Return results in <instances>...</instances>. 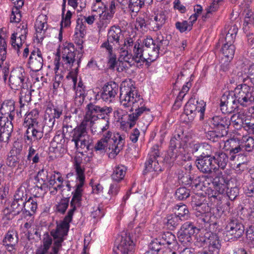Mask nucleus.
<instances>
[{
	"instance_id": "nucleus-2",
	"label": "nucleus",
	"mask_w": 254,
	"mask_h": 254,
	"mask_svg": "<svg viewBox=\"0 0 254 254\" xmlns=\"http://www.w3.org/2000/svg\"><path fill=\"white\" fill-rule=\"evenodd\" d=\"M254 102V86L241 84L234 91L226 92L221 97L220 110L223 114H231L238 109V105L246 107Z\"/></svg>"
},
{
	"instance_id": "nucleus-38",
	"label": "nucleus",
	"mask_w": 254,
	"mask_h": 254,
	"mask_svg": "<svg viewBox=\"0 0 254 254\" xmlns=\"http://www.w3.org/2000/svg\"><path fill=\"white\" fill-rule=\"evenodd\" d=\"M164 221L165 226L171 231L175 230L181 222L175 213L168 214L164 218Z\"/></svg>"
},
{
	"instance_id": "nucleus-42",
	"label": "nucleus",
	"mask_w": 254,
	"mask_h": 254,
	"mask_svg": "<svg viewBox=\"0 0 254 254\" xmlns=\"http://www.w3.org/2000/svg\"><path fill=\"white\" fill-rule=\"evenodd\" d=\"M127 169L123 165H119L115 167L111 177L112 179L117 182H119L124 178Z\"/></svg>"
},
{
	"instance_id": "nucleus-59",
	"label": "nucleus",
	"mask_w": 254,
	"mask_h": 254,
	"mask_svg": "<svg viewBox=\"0 0 254 254\" xmlns=\"http://www.w3.org/2000/svg\"><path fill=\"white\" fill-rule=\"evenodd\" d=\"M191 205L193 208L196 207L195 210L197 211L196 212V215L197 216H200L201 214H203L205 213V210L202 209L203 208L206 207L205 203L202 202H197L196 200H193L191 201Z\"/></svg>"
},
{
	"instance_id": "nucleus-22",
	"label": "nucleus",
	"mask_w": 254,
	"mask_h": 254,
	"mask_svg": "<svg viewBox=\"0 0 254 254\" xmlns=\"http://www.w3.org/2000/svg\"><path fill=\"white\" fill-rule=\"evenodd\" d=\"M158 158H159V151L157 149H154L150 152L149 158L145 163V173L151 171H161L158 164L159 160H157Z\"/></svg>"
},
{
	"instance_id": "nucleus-55",
	"label": "nucleus",
	"mask_w": 254,
	"mask_h": 254,
	"mask_svg": "<svg viewBox=\"0 0 254 254\" xmlns=\"http://www.w3.org/2000/svg\"><path fill=\"white\" fill-rule=\"evenodd\" d=\"M175 26L180 32L183 33L187 30L190 31L192 29V24H190L189 22L184 20L182 22L178 21L175 24Z\"/></svg>"
},
{
	"instance_id": "nucleus-56",
	"label": "nucleus",
	"mask_w": 254,
	"mask_h": 254,
	"mask_svg": "<svg viewBox=\"0 0 254 254\" xmlns=\"http://www.w3.org/2000/svg\"><path fill=\"white\" fill-rule=\"evenodd\" d=\"M21 160V155L19 153L17 155H11L8 157L6 164L10 167H15Z\"/></svg>"
},
{
	"instance_id": "nucleus-28",
	"label": "nucleus",
	"mask_w": 254,
	"mask_h": 254,
	"mask_svg": "<svg viewBox=\"0 0 254 254\" xmlns=\"http://www.w3.org/2000/svg\"><path fill=\"white\" fill-rule=\"evenodd\" d=\"M122 39L123 34L121 28L119 26H112L108 32L107 39H108V41L115 44L117 48H119Z\"/></svg>"
},
{
	"instance_id": "nucleus-1",
	"label": "nucleus",
	"mask_w": 254,
	"mask_h": 254,
	"mask_svg": "<svg viewBox=\"0 0 254 254\" xmlns=\"http://www.w3.org/2000/svg\"><path fill=\"white\" fill-rule=\"evenodd\" d=\"M120 101L123 106L130 108V111L132 112L128 115L127 121L130 128L135 125L139 117H144L150 112V109L145 106L143 99L132 85L121 84Z\"/></svg>"
},
{
	"instance_id": "nucleus-23",
	"label": "nucleus",
	"mask_w": 254,
	"mask_h": 254,
	"mask_svg": "<svg viewBox=\"0 0 254 254\" xmlns=\"http://www.w3.org/2000/svg\"><path fill=\"white\" fill-rule=\"evenodd\" d=\"M144 44L142 45L139 43L136 46L135 45L132 52L129 54L127 61L124 62L129 64V66L133 61L136 63H144Z\"/></svg>"
},
{
	"instance_id": "nucleus-18",
	"label": "nucleus",
	"mask_w": 254,
	"mask_h": 254,
	"mask_svg": "<svg viewBox=\"0 0 254 254\" xmlns=\"http://www.w3.org/2000/svg\"><path fill=\"white\" fill-rule=\"evenodd\" d=\"M28 67L34 72L40 70L43 65V59L41 51L39 49L33 50L28 61Z\"/></svg>"
},
{
	"instance_id": "nucleus-61",
	"label": "nucleus",
	"mask_w": 254,
	"mask_h": 254,
	"mask_svg": "<svg viewBox=\"0 0 254 254\" xmlns=\"http://www.w3.org/2000/svg\"><path fill=\"white\" fill-rule=\"evenodd\" d=\"M243 127L250 133L254 134V119L251 120L246 118Z\"/></svg>"
},
{
	"instance_id": "nucleus-31",
	"label": "nucleus",
	"mask_w": 254,
	"mask_h": 254,
	"mask_svg": "<svg viewBox=\"0 0 254 254\" xmlns=\"http://www.w3.org/2000/svg\"><path fill=\"white\" fill-rule=\"evenodd\" d=\"M37 197L38 196L35 194L34 197H30L27 200H26L23 207V214L25 216H31L35 213L37 208Z\"/></svg>"
},
{
	"instance_id": "nucleus-47",
	"label": "nucleus",
	"mask_w": 254,
	"mask_h": 254,
	"mask_svg": "<svg viewBox=\"0 0 254 254\" xmlns=\"http://www.w3.org/2000/svg\"><path fill=\"white\" fill-rule=\"evenodd\" d=\"M128 8L132 12L137 13L144 4L143 0H128Z\"/></svg>"
},
{
	"instance_id": "nucleus-4",
	"label": "nucleus",
	"mask_w": 254,
	"mask_h": 254,
	"mask_svg": "<svg viewBox=\"0 0 254 254\" xmlns=\"http://www.w3.org/2000/svg\"><path fill=\"white\" fill-rule=\"evenodd\" d=\"M38 118L37 109H33L26 115L24 125L27 127V129L24 135V139L34 141L42 138L45 126L38 121Z\"/></svg>"
},
{
	"instance_id": "nucleus-43",
	"label": "nucleus",
	"mask_w": 254,
	"mask_h": 254,
	"mask_svg": "<svg viewBox=\"0 0 254 254\" xmlns=\"http://www.w3.org/2000/svg\"><path fill=\"white\" fill-rule=\"evenodd\" d=\"M235 51V47L234 45L224 44L221 48L223 55L227 59L228 61H230L233 59Z\"/></svg>"
},
{
	"instance_id": "nucleus-33",
	"label": "nucleus",
	"mask_w": 254,
	"mask_h": 254,
	"mask_svg": "<svg viewBox=\"0 0 254 254\" xmlns=\"http://www.w3.org/2000/svg\"><path fill=\"white\" fill-rule=\"evenodd\" d=\"M221 143L224 144L223 149L229 151L230 154H236L242 150L239 142L235 139L231 138L226 141L222 140Z\"/></svg>"
},
{
	"instance_id": "nucleus-13",
	"label": "nucleus",
	"mask_w": 254,
	"mask_h": 254,
	"mask_svg": "<svg viewBox=\"0 0 254 254\" xmlns=\"http://www.w3.org/2000/svg\"><path fill=\"white\" fill-rule=\"evenodd\" d=\"M116 243L117 246L114 251L116 254H133L134 244L129 236H119Z\"/></svg>"
},
{
	"instance_id": "nucleus-15",
	"label": "nucleus",
	"mask_w": 254,
	"mask_h": 254,
	"mask_svg": "<svg viewBox=\"0 0 254 254\" xmlns=\"http://www.w3.org/2000/svg\"><path fill=\"white\" fill-rule=\"evenodd\" d=\"M87 125L90 127L91 132L93 134H102L109 128V117L100 118L95 121H89Z\"/></svg>"
},
{
	"instance_id": "nucleus-11",
	"label": "nucleus",
	"mask_w": 254,
	"mask_h": 254,
	"mask_svg": "<svg viewBox=\"0 0 254 254\" xmlns=\"http://www.w3.org/2000/svg\"><path fill=\"white\" fill-rule=\"evenodd\" d=\"M70 222L64 219L59 224L57 225L56 230L51 231V234L55 240L52 253L58 254L62 247V243L64 240V237L67 234Z\"/></svg>"
},
{
	"instance_id": "nucleus-32",
	"label": "nucleus",
	"mask_w": 254,
	"mask_h": 254,
	"mask_svg": "<svg viewBox=\"0 0 254 254\" xmlns=\"http://www.w3.org/2000/svg\"><path fill=\"white\" fill-rule=\"evenodd\" d=\"M210 123L213 127L218 128H228L230 125V121L228 118L220 115L215 116L210 119Z\"/></svg>"
},
{
	"instance_id": "nucleus-34",
	"label": "nucleus",
	"mask_w": 254,
	"mask_h": 254,
	"mask_svg": "<svg viewBox=\"0 0 254 254\" xmlns=\"http://www.w3.org/2000/svg\"><path fill=\"white\" fill-rule=\"evenodd\" d=\"M197 103L195 99H190L185 106L184 113L188 116L189 122L193 120L196 114V107L195 104Z\"/></svg>"
},
{
	"instance_id": "nucleus-40",
	"label": "nucleus",
	"mask_w": 254,
	"mask_h": 254,
	"mask_svg": "<svg viewBox=\"0 0 254 254\" xmlns=\"http://www.w3.org/2000/svg\"><path fill=\"white\" fill-rule=\"evenodd\" d=\"M48 176L49 174L47 171L44 170V169L39 171L37 175L36 179L40 184V186L37 185L35 187V189L42 190L44 187L48 186L47 183L48 181Z\"/></svg>"
},
{
	"instance_id": "nucleus-41",
	"label": "nucleus",
	"mask_w": 254,
	"mask_h": 254,
	"mask_svg": "<svg viewBox=\"0 0 254 254\" xmlns=\"http://www.w3.org/2000/svg\"><path fill=\"white\" fill-rule=\"evenodd\" d=\"M246 117L243 114L238 113L233 114L230 118V124L232 123L233 126L237 129L243 127Z\"/></svg>"
},
{
	"instance_id": "nucleus-29",
	"label": "nucleus",
	"mask_w": 254,
	"mask_h": 254,
	"mask_svg": "<svg viewBox=\"0 0 254 254\" xmlns=\"http://www.w3.org/2000/svg\"><path fill=\"white\" fill-rule=\"evenodd\" d=\"M229 180L224 176H218L213 179L212 184L214 189L220 194H223L228 189Z\"/></svg>"
},
{
	"instance_id": "nucleus-21",
	"label": "nucleus",
	"mask_w": 254,
	"mask_h": 254,
	"mask_svg": "<svg viewBox=\"0 0 254 254\" xmlns=\"http://www.w3.org/2000/svg\"><path fill=\"white\" fill-rule=\"evenodd\" d=\"M62 114V111L52 106H48L45 111V124L49 127H52L56 119H59Z\"/></svg>"
},
{
	"instance_id": "nucleus-35",
	"label": "nucleus",
	"mask_w": 254,
	"mask_h": 254,
	"mask_svg": "<svg viewBox=\"0 0 254 254\" xmlns=\"http://www.w3.org/2000/svg\"><path fill=\"white\" fill-rule=\"evenodd\" d=\"M166 16L164 12H160L156 14L153 20H151V25L154 31L160 30L166 22Z\"/></svg>"
},
{
	"instance_id": "nucleus-62",
	"label": "nucleus",
	"mask_w": 254,
	"mask_h": 254,
	"mask_svg": "<svg viewBox=\"0 0 254 254\" xmlns=\"http://www.w3.org/2000/svg\"><path fill=\"white\" fill-rule=\"evenodd\" d=\"M6 44L5 40L0 36V57L2 61H4L6 58Z\"/></svg>"
},
{
	"instance_id": "nucleus-50",
	"label": "nucleus",
	"mask_w": 254,
	"mask_h": 254,
	"mask_svg": "<svg viewBox=\"0 0 254 254\" xmlns=\"http://www.w3.org/2000/svg\"><path fill=\"white\" fill-rule=\"evenodd\" d=\"M192 235L180 230L178 232V240L184 246L190 245L192 240Z\"/></svg>"
},
{
	"instance_id": "nucleus-25",
	"label": "nucleus",
	"mask_w": 254,
	"mask_h": 254,
	"mask_svg": "<svg viewBox=\"0 0 254 254\" xmlns=\"http://www.w3.org/2000/svg\"><path fill=\"white\" fill-rule=\"evenodd\" d=\"M87 127V122L83 120L81 124L73 130L72 141L74 142L75 146H78L79 141L88 134Z\"/></svg>"
},
{
	"instance_id": "nucleus-24",
	"label": "nucleus",
	"mask_w": 254,
	"mask_h": 254,
	"mask_svg": "<svg viewBox=\"0 0 254 254\" xmlns=\"http://www.w3.org/2000/svg\"><path fill=\"white\" fill-rule=\"evenodd\" d=\"M139 43L135 41V40L131 37H127L125 39L124 47L121 49V59L124 61H127L128 55L132 52L135 45L136 46Z\"/></svg>"
},
{
	"instance_id": "nucleus-3",
	"label": "nucleus",
	"mask_w": 254,
	"mask_h": 254,
	"mask_svg": "<svg viewBox=\"0 0 254 254\" xmlns=\"http://www.w3.org/2000/svg\"><path fill=\"white\" fill-rule=\"evenodd\" d=\"M15 113V102L13 100H5L0 108V142H8L13 126L12 121Z\"/></svg>"
},
{
	"instance_id": "nucleus-9",
	"label": "nucleus",
	"mask_w": 254,
	"mask_h": 254,
	"mask_svg": "<svg viewBox=\"0 0 254 254\" xmlns=\"http://www.w3.org/2000/svg\"><path fill=\"white\" fill-rule=\"evenodd\" d=\"M28 78L24 69L18 67L13 69L9 77V85L13 90H25L27 91Z\"/></svg>"
},
{
	"instance_id": "nucleus-7",
	"label": "nucleus",
	"mask_w": 254,
	"mask_h": 254,
	"mask_svg": "<svg viewBox=\"0 0 254 254\" xmlns=\"http://www.w3.org/2000/svg\"><path fill=\"white\" fill-rule=\"evenodd\" d=\"M156 44L154 42V40L150 37H147L143 40L144 44V63L145 62H153L157 59L159 56V50L161 46L163 44L168 45V41L164 40L162 36V39L158 37L157 39Z\"/></svg>"
},
{
	"instance_id": "nucleus-14",
	"label": "nucleus",
	"mask_w": 254,
	"mask_h": 254,
	"mask_svg": "<svg viewBox=\"0 0 254 254\" xmlns=\"http://www.w3.org/2000/svg\"><path fill=\"white\" fill-rule=\"evenodd\" d=\"M225 229L227 235L232 236L236 239L241 237L245 231L244 225L234 217L229 219Z\"/></svg>"
},
{
	"instance_id": "nucleus-53",
	"label": "nucleus",
	"mask_w": 254,
	"mask_h": 254,
	"mask_svg": "<svg viewBox=\"0 0 254 254\" xmlns=\"http://www.w3.org/2000/svg\"><path fill=\"white\" fill-rule=\"evenodd\" d=\"M196 230V227L192 222H186L181 226V230L189 234L192 236L194 235Z\"/></svg>"
},
{
	"instance_id": "nucleus-6",
	"label": "nucleus",
	"mask_w": 254,
	"mask_h": 254,
	"mask_svg": "<svg viewBox=\"0 0 254 254\" xmlns=\"http://www.w3.org/2000/svg\"><path fill=\"white\" fill-rule=\"evenodd\" d=\"M74 168L77 176L76 179L79 181V183L76 185V189L75 191L72 193V197L70 201V207L71 208L68 211L67 214L64 219L65 220H67L68 222L71 221L73 214L76 207L81 205L82 196V187L85 181L84 170L77 161L75 162Z\"/></svg>"
},
{
	"instance_id": "nucleus-10",
	"label": "nucleus",
	"mask_w": 254,
	"mask_h": 254,
	"mask_svg": "<svg viewBox=\"0 0 254 254\" xmlns=\"http://www.w3.org/2000/svg\"><path fill=\"white\" fill-rule=\"evenodd\" d=\"M102 134L103 137L101 139L107 142L109 145V150H111L109 157H114L123 149L124 145L123 137L119 133L115 134L109 130Z\"/></svg>"
},
{
	"instance_id": "nucleus-44",
	"label": "nucleus",
	"mask_w": 254,
	"mask_h": 254,
	"mask_svg": "<svg viewBox=\"0 0 254 254\" xmlns=\"http://www.w3.org/2000/svg\"><path fill=\"white\" fill-rule=\"evenodd\" d=\"M251 26L254 27V13L252 10L248 9L245 17L243 29L247 31Z\"/></svg>"
},
{
	"instance_id": "nucleus-54",
	"label": "nucleus",
	"mask_w": 254,
	"mask_h": 254,
	"mask_svg": "<svg viewBox=\"0 0 254 254\" xmlns=\"http://www.w3.org/2000/svg\"><path fill=\"white\" fill-rule=\"evenodd\" d=\"M195 104L196 113H199V120L202 121L204 119V113L205 111L206 103L203 100H196Z\"/></svg>"
},
{
	"instance_id": "nucleus-64",
	"label": "nucleus",
	"mask_w": 254,
	"mask_h": 254,
	"mask_svg": "<svg viewBox=\"0 0 254 254\" xmlns=\"http://www.w3.org/2000/svg\"><path fill=\"white\" fill-rule=\"evenodd\" d=\"M246 238L248 241L254 242V224L251 225L246 230Z\"/></svg>"
},
{
	"instance_id": "nucleus-48",
	"label": "nucleus",
	"mask_w": 254,
	"mask_h": 254,
	"mask_svg": "<svg viewBox=\"0 0 254 254\" xmlns=\"http://www.w3.org/2000/svg\"><path fill=\"white\" fill-rule=\"evenodd\" d=\"M178 179L179 183L184 185H189L192 184V176L190 174V172H184L181 171L179 173Z\"/></svg>"
},
{
	"instance_id": "nucleus-26",
	"label": "nucleus",
	"mask_w": 254,
	"mask_h": 254,
	"mask_svg": "<svg viewBox=\"0 0 254 254\" xmlns=\"http://www.w3.org/2000/svg\"><path fill=\"white\" fill-rule=\"evenodd\" d=\"M160 240L162 241L164 246L167 245L169 249L174 250H178L179 246L177 242L176 236L170 232H166L163 233L160 237Z\"/></svg>"
},
{
	"instance_id": "nucleus-19",
	"label": "nucleus",
	"mask_w": 254,
	"mask_h": 254,
	"mask_svg": "<svg viewBox=\"0 0 254 254\" xmlns=\"http://www.w3.org/2000/svg\"><path fill=\"white\" fill-rule=\"evenodd\" d=\"M118 92V86L115 82L107 83L102 88L100 96L104 101L111 102L115 99Z\"/></svg>"
},
{
	"instance_id": "nucleus-57",
	"label": "nucleus",
	"mask_w": 254,
	"mask_h": 254,
	"mask_svg": "<svg viewBox=\"0 0 254 254\" xmlns=\"http://www.w3.org/2000/svg\"><path fill=\"white\" fill-rule=\"evenodd\" d=\"M68 198H64L62 199L59 203L57 205V211L61 213L64 214L68 206Z\"/></svg>"
},
{
	"instance_id": "nucleus-5",
	"label": "nucleus",
	"mask_w": 254,
	"mask_h": 254,
	"mask_svg": "<svg viewBox=\"0 0 254 254\" xmlns=\"http://www.w3.org/2000/svg\"><path fill=\"white\" fill-rule=\"evenodd\" d=\"M76 53L77 51L74 45L71 43H65L62 50V61L64 64L67 65L66 67L71 68L74 64L77 65L75 69L71 71L66 76L67 78L71 79L74 87L75 86L77 82V75L81 58V56H76Z\"/></svg>"
},
{
	"instance_id": "nucleus-30",
	"label": "nucleus",
	"mask_w": 254,
	"mask_h": 254,
	"mask_svg": "<svg viewBox=\"0 0 254 254\" xmlns=\"http://www.w3.org/2000/svg\"><path fill=\"white\" fill-rule=\"evenodd\" d=\"M212 160L221 169H224L229 162L227 154L221 150L215 149L212 156Z\"/></svg>"
},
{
	"instance_id": "nucleus-45",
	"label": "nucleus",
	"mask_w": 254,
	"mask_h": 254,
	"mask_svg": "<svg viewBox=\"0 0 254 254\" xmlns=\"http://www.w3.org/2000/svg\"><path fill=\"white\" fill-rule=\"evenodd\" d=\"M18 241L17 232L14 230H9L3 240V244H7L12 243L16 244Z\"/></svg>"
},
{
	"instance_id": "nucleus-58",
	"label": "nucleus",
	"mask_w": 254,
	"mask_h": 254,
	"mask_svg": "<svg viewBox=\"0 0 254 254\" xmlns=\"http://www.w3.org/2000/svg\"><path fill=\"white\" fill-rule=\"evenodd\" d=\"M162 241L159 237L155 239L149 245V249L152 250L156 253L159 252L162 249L163 244H161Z\"/></svg>"
},
{
	"instance_id": "nucleus-20",
	"label": "nucleus",
	"mask_w": 254,
	"mask_h": 254,
	"mask_svg": "<svg viewBox=\"0 0 254 254\" xmlns=\"http://www.w3.org/2000/svg\"><path fill=\"white\" fill-rule=\"evenodd\" d=\"M204 241L208 245V249L211 252L218 254L221 248V244L218 235L213 233L208 232L205 234Z\"/></svg>"
},
{
	"instance_id": "nucleus-51",
	"label": "nucleus",
	"mask_w": 254,
	"mask_h": 254,
	"mask_svg": "<svg viewBox=\"0 0 254 254\" xmlns=\"http://www.w3.org/2000/svg\"><path fill=\"white\" fill-rule=\"evenodd\" d=\"M190 195V190L185 187L178 188L176 191L175 196L179 200H184Z\"/></svg>"
},
{
	"instance_id": "nucleus-27",
	"label": "nucleus",
	"mask_w": 254,
	"mask_h": 254,
	"mask_svg": "<svg viewBox=\"0 0 254 254\" xmlns=\"http://www.w3.org/2000/svg\"><path fill=\"white\" fill-rule=\"evenodd\" d=\"M212 158L210 157H197L196 160V165L197 169L203 173L210 174L212 172L213 165Z\"/></svg>"
},
{
	"instance_id": "nucleus-49",
	"label": "nucleus",
	"mask_w": 254,
	"mask_h": 254,
	"mask_svg": "<svg viewBox=\"0 0 254 254\" xmlns=\"http://www.w3.org/2000/svg\"><path fill=\"white\" fill-rule=\"evenodd\" d=\"M83 19L78 18L76 20V26L75 33L81 38H83L86 33V26L84 24Z\"/></svg>"
},
{
	"instance_id": "nucleus-17",
	"label": "nucleus",
	"mask_w": 254,
	"mask_h": 254,
	"mask_svg": "<svg viewBox=\"0 0 254 254\" xmlns=\"http://www.w3.org/2000/svg\"><path fill=\"white\" fill-rule=\"evenodd\" d=\"M191 148L193 153L202 158L212 157L216 149L206 142L194 144Z\"/></svg>"
},
{
	"instance_id": "nucleus-63",
	"label": "nucleus",
	"mask_w": 254,
	"mask_h": 254,
	"mask_svg": "<svg viewBox=\"0 0 254 254\" xmlns=\"http://www.w3.org/2000/svg\"><path fill=\"white\" fill-rule=\"evenodd\" d=\"M242 147L248 152L252 151L254 150V139L253 137H249L247 139Z\"/></svg>"
},
{
	"instance_id": "nucleus-8",
	"label": "nucleus",
	"mask_w": 254,
	"mask_h": 254,
	"mask_svg": "<svg viewBox=\"0 0 254 254\" xmlns=\"http://www.w3.org/2000/svg\"><path fill=\"white\" fill-rule=\"evenodd\" d=\"M86 111L83 120L87 123L89 121H95L100 118H105L110 117L113 111L112 107L103 106L102 107L94 103H89L86 107Z\"/></svg>"
},
{
	"instance_id": "nucleus-46",
	"label": "nucleus",
	"mask_w": 254,
	"mask_h": 254,
	"mask_svg": "<svg viewBox=\"0 0 254 254\" xmlns=\"http://www.w3.org/2000/svg\"><path fill=\"white\" fill-rule=\"evenodd\" d=\"M205 136L208 139L213 142H219V147H221V138L224 135L219 132L214 130H208L205 132Z\"/></svg>"
},
{
	"instance_id": "nucleus-36",
	"label": "nucleus",
	"mask_w": 254,
	"mask_h": 254,
	"mask_svg": "<svg viewBox=\"0 0 254 254\" xmlns=\"http://www.w3.org/2000/svg\"><path fill=\"white\" fill-rule=\"evenodd\" d=\"M93 142L92 138L87 134L79 141L78 145L75 146V147L79 153L87 152L90 150V147L93 146Z\"/></svg>"
},
{
	"instance_id": "nucleus-37",
	"label": "nucleus",
	"mask_w": 254,
	"mask_h": 254,
	"mask_svg": "<svg viewBox=\"0 0 254 254\" xmlns=\"http://www.w3.org/2000/svg\"><path fill=\"white\" fill-rule=\"evenodd\" d=\"M42 17H39L35 22V28L36 30V37L38 39H42L43 38L44 34L48 28V24L46 21H44L45 18L42 20Z\"/></svg>"
},
{
	"instance_id": "nucleus-16",
	"label": "nucleus",
	"mask_w": 254,
	"mask_h": 254,
	"mask_svg": "<svg viewBox=\"0 0 254 254\" xmlns=\"http://www.w3.org/2000/svg\"><path fill=\"white\" fill-rule=\"evenodd\" d=\"M27 32V24L22 23L17 28L16 32L11 35V45L14 48L16 47L18 51L22 44L25 42Z\"/></svg>"
},
{
	"instance_id": "nucleus-39",
	"label": "nucleus",
	"mask_w": 254,
	"mask_h": 254,
	"mask_svg": "<svg viewBox=\"0 0 254 254\" xmlns=\"http://www.w3.org/2000/svg\"><path fill=\"white\" fill-rule=\"evenodd\" d=\"M174 209V213L181 221L188 220L190 217L189 210L186 205H177L175 206Z\"/></svg>"
},
{
	"instance_id": "nucleus-12",
	"label": "nucleus",
	"mask_w": 254,
	"mask_h": 254,
	"mask_svg": "<svg viewBox=\"0 0 254 254\" xmlns=\"http://www.w3.org/2000/svg\"><path fill=\"white\" fill-rule=\"evenodd\" d=\"M184 142L182 140V136L177 134L173 137L170 141L168 155L173 160L178 159L186 160V157L184 155Z\"/></svg>"
},
{
	"instance_id": "nucleus-52",
	"label": "nucleus",
	"mask_w": 254,
	"mask_h": 254,
	"mask_svg": "<svg viewBox=\"0 0 254 254\" xmlns=\"http://www.w3.org/2000/svg\"><path fill=\"white\" fill-rule=\"evenodd\" d=\"M21 96L19 99V103L20 107H23L26 103H29L31 101V94L27 88V91L25 90H21Z\"/></svg>"
},
{
	"instance_id": "nucleus-60",
	"label": "nucleus",
	"mask_w": 254,
	"mask_h": 254,
	"mask_svg": "<svg viewBox=\"0 0 254 254\" xmlns=\"http://www.w3.org/2000/svg\"><path fill=\"white\" fill-rule=\"evenodd\" d=\"M20 8L14 7L12 9L10 18L11 22L17 23L20 21L21 15L20 12Z\"/></svg>"
}]
</instances>
